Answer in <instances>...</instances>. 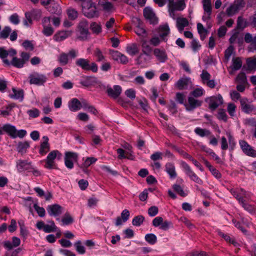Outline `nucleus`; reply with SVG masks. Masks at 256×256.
<instances>
[{"instance_id":"f257e3e1","label":"nucleus","mask_w":256,"mask_h":256,"mask_svg":"<svg viewBox=\"0 0 256 256\" xmlns=\"http://www.w3.org/2000/svg\"><path fill=\"white\" fill-rule=\"evenodd\" d=\"M16 54L13 56L8 54L5 58H1L2 59L4 62L7 65L11 64L19 68H23L30 58L29 54L26 52H22L20 58L15 56Z\"/></svg>"},{"instance_id":"f03ea898","label":"nucleus","mask_w":256,"mask_h":256,"mask_svg":"<svg viewBox=\"0 0 256 256\" xmlns=\"http://www.w3.org/2000/svg\"><path fill=\"white\" fill-rule=\"evenodd\" d=\"M82 12L88 18H92L98 16V12L95 4L90 0H84L82 4Z\"/></svg>"},{"instance_id":"7ed1b4c3","label":"nucleus","mask_w":256,"mask_h":256,"mask_svg":"<svg viewBox=\"0 0 256 256\" xmlns=\"http://www.w3.org/2000/svg\"><path fill=\"white\" fill-rule=\"evenodd\" d=\"M62 154L58 150L51 151L48 155L44 162V168L50 170L56 168V160H60L62 158Z\"/></svg>"},{"instance_id":"20e7f679","label":"nucleus","mask_w":256,"mask_h":256,"mask_svg":"<svg viewBox=\"0 0 256 256\" xmlns=\"http://www.w3.org/2000/svg\"><path fill=\"white\" fill-rule=\"evenodd\" d=\"M76 64L84 70H91L96 72L98 70V66L95 62L90 63L88 59L80 58L76 60Z\"/></svg>"},{"instance_id":"39448f33","label":"nucleus","mask_w":256,"mask_h":256,"mask_svg":"<svg viewBox=\"0 0 256 256\" xmlns=\"http://www.w3.org/2000/svg\"><path fill=\"white\" fill-rule=\"evenodd\" d=\"M28 78L30 84L37 86L44 85L48 80V78L45 74L39 73L37 72H31L29 74Z\"/></svg>"},{"instance_id":"423d86ee","label":"nucleus","mask_w":256,"mask_h":256,"mask_svg":"<svg viewBox=\"0 0 256 256\" xmlns=\"http://www.w3.org/2000/svg\"><path fill=\"white\" fill-rule=\"evenodd\" d=\"M180 164L186 174L189 176L192 180L199 184H203L202 180L194 172L188 164L185 162L182 161Z\"/></svg>"},{"instance_id":"0eeeda50","label":"nucleus","mask_w":256,"mask_h":256,"mask_svg":"<svg viewBox=\"0 0 256 256\" xmlns=\"http://www.w3.org/2000/svg\"><path fill=\"white\" fill-rule=\"evenodd\" d=\"M5 130L6 131V134L12 138H15L18 137L22 138H24L27 134L26 130H18L15 126L10 124H8V126H6Z\"/></svg>"},{"instance_id":"6e6552de","label":"nucleus","mask_w":256,"mask_h":256,"mask_svg":"<svg viewBox=\"0 0 256 256\" xmlns=\"http://www.w3.org/2000/svg\"><path fill=\"white\" fill-rule=\"evenodd\" d=\"M232 194L238 200L240 204L244 199L249 200L251 198V194L245 191L242 188L231 189Z\"/></svg>"},{"instance_id":"1a4fd4ad","label":"nucleus","mask_w":256,"mask_h":256,"mask_svg":"<svg viewBox=\"0 0 256 256\" xmlns=\"http://www.w3.org/2000/svg\"><path fill=\"white\" fill-rule=\"evenodd\" d=\"M245 6L244 0H238L229 6L226 10L228 16H231L238 13Z\"/></svg>"},{"instance_id":"9d476101","label":"nucleus","mask_w":256,"mask_h":256,"mask_svg":"<svg viewBox=\"0 0 256 256\" xmlns=\"http://www.w3.org/2000/svg\"><path fill=\"white\" fill-rule=\"evenodd\" d=\"M242 110L248 114H256V106L248 102L246 98H242L240 100Z\"/></svg>"},{"instance_id":"9b49d317","label":"nucleus","mask_w":256,"mask_h":256,"mask_svg":"<svg viewBox=\"0 0 256 256\" xmlns=\"http://www.w3.org/2000/svg\"><path fill=\"white\" fill-rule=\"evenodd\" d=\"M239 144L242 152L247 156L253 158L256 157V150L246 141L240 140Z\"/></svg>"},{"instance_id":"f8f14e48","label":"nucleus","mask_w":256,"mask_h":256,"mask_svg":"<svg viewBox=\"0 0 256 256\" xmlns=\"http://www.w3.org/2000/svg\"><path fill=\"white\" fill-rule=\"evenodd\" d=\"M204 10L202 19L204 21H208L211 18L212 6L210 0H202V2Z\"/></svg>"},{"instance_id":"ddd939ff","label":"nucleus","mask_w":256,"mask_h":256,"mask_svg":"<svg viewBox=\"0 0 256 256\" xmlns=\"http://www.w3.org/2000/svg\"><path fill=\"white\" fill-rule=\"evenodd\" d=\"M202 104V101L196 99L192 96H190L188 98V102L184 104V106L187 111H192L200 106Z\"/></svg>"},{"instance_id":"4468645a","label":"nucleus","mask_w":256,"mask_h":256,"mask_svg":"<svg viewBox=\"0 0 256 256\" xmlns=\"http://www.w3.org/2000/svg\"><path fill=\"white\" fill-rule=\"evenodd\" d=\"M80 35L78 38L80 40H85L88 38L89 34L88 31V24L86 20H82L78 25Z\"/></svg>"},{"instance_id":"2eb2a0df","label":"nucleus","mask_w":256,"mask_h":256,"mask_svg":"<svg viewBox=\"0 0 256 256\" xmlns=\"http://www.w3.org/2000/svg\"><path fill=\"white\" fill-rule=\"evenodd\" d=\"M46 210L50 216H58L63 212L64 208L58 204H54L48 205Z\"/></svg>"},{"instance_id":"dca6fc26","label":"nucleus","mask_w":256,"mask_h":256,"mask_svg":"<svg viewBox=\"0 0 256 256\" xmlns=\"http://www.w3.org/2000/svg\"><path fill=\"white\" fill-rule=\"evenodd\" d=\"M168 8L172 10L182 11L186 8L184 0H168Z\"/></svg>"},{"instance_id":"f3484780","label":"nucleus","mask_w":256,"mask_h":256,"mask_svg":"<svg viewBox=\"0 0 256 256\" xmlns=\"http://www.w3.org/2000/svg\"><path fill=\"white\" fill-rule=\"evenodd\" d=\"M142 54L139 56L138 60H140L143 58L144 55L145 54L146 58H144V60H147L148 61H150L151 60L150 53L152 50V48L148 45L147 42L146 40L142 42Z\"/></svg>"},{"instance_id":"a211bd4d","label":"nucleus","mask_w":256,"mask_h":256,"mask_svg":"<svg viewBox=\"0 0 256 256\" xmlns=\"http://www.w3.org/2000/svg\"><path fill=\"white\" fill-rule=\"evenodd\" d=\"M192 82L190 78L182 77L180 78L174 84V86L180 90L187 89L190 85H192Z\"/></svg>"},{"instance_id":"6ab92c4d","label":"nucleus","mask_w":256,"mask_h":256,"mask_svg":"<svg viewBox=\"0 0 256 256\" xmlns=\"http://www.w3.org/2000/svg\"><path fill=\"white\" fill-rule=\"evenodd\" d=\"M144 15L150 24H155L158 23V19L152 8L148 7L144 8Z\"/></svg>"},{"instance_id":"aec40b11","label":"nucleus","mask_w":256,"mask_h":256,"mask_svg":"<svg viewBox=\"0 0 256 256\" xmlns=\"http://www.w3.org/2000/svg\"><path fill=\"white\" fill-rule=\"evenodd\" d=\"M41 16L42 11L40 9H34L25 13V16L30 23L32 22V19L38 20Z\"/></svg>"},{"instance_id":"412c9836","label":"nucleus","mask_w":256,"mask_h":256,"mask_svg":"<svg viewBox=\"0 0 256 256\" xmlns=\"http://www.w3.org/2000/svg\"><path fill=\"white\" fill-rule=\"evenodd\" d=\"M244 40L246 43H250L248 48L250 52L256 50V36L253 37L250 33H246L244 35Z\"/></svg>"},{"instance_id":"4be33fe9","label":"nucleus","mask_w":256,"mask_h":256,"mask_svg":"<svg viewBox=\"0 0 256 256\" xmlns=\"http://www.w3.org/2000/svg\"><path fill=\"white\" fill-rule=\"evenodd\" d=\"M222 97L220 94H218L216 96H212L210 98L209 103V107L212 110H215L219 106L222 104Z\"/></svg>"},{"instance_id":"5701e85b","label":"nucleus","mask_w":256,"mask_h":256,"mask_svg":"<svg viewBox=\"0 0 256 256\" xmlns=\"http://www.w3.org/2000/svg\"><path fill=\"white\" fill-rule=\"evenodd\" d=\"M122 91V88L118 85L114 86L113 88L108 87L106 88L108 94L114 98H117L121 94Z\"/></svg>"},{"instance_id":"b1692460","label":"nucleus","mask_w":256,"mask_h":256,"mask_svg":"<svg viewBox=\"0 0 256 256\" xmlns=\"http://www.w3.org/2000/svg\"><path fill=\"white\" fill-rule=\"evenodd\" d=\"M16 167L19 172L29 170L31 167V163L27 160H18L16 162Z\"/></svg>"},{"instance_id":"393cba45","label":"nucleus","mask_w":256,"mask_h":256,"mask_svg":"<svg viewBox=\"0 0 256 256\" xmlns=\"http://www.w3.org/2000/svg\"><path fill=\"white\" fill-rule=\"evenodd\" d=\"M43 142H41L39 153L41 155H45L50 150V146L48 143V138L47 136L42 137Z\"/></svg>"},{"instance_id":"a878e982","label":"nucleus","mask_w":256,"mask_h":256,"mask_svg":"<svg viewBox=\"0 0 256 256\" xmlns=\"http://www.w3.org/2000/svg\"><path fill=\"white\" fill-rule=\"evenodd\" d=\"M72 34L70 30L60 31L56 34L53 38L56 42H62L70 36Z\"/></svg>"},{"instance_id":"bb28decb","label":"nucleus","mask_w":256,"mask_h":256,"mask_svg":"<svg viewBox=\"0 0 256 256\" xmlns=\"http://www.w3.org/2000/svg\"><path fill=\"white\" fill-rule=\"evenodd\" d=\"M242 66V61L239 57H234L232 59V64L230 68L231 70L230 71V74H232L233 71L240 70Z\"/></svg>"},{"instance_id":"cd10ccee","label":"nucleus","mask_w":256,"mask_h":256,"mask_svg":"<svg viewBox=\"0 0 256 256\" xmlns=\"http://www.w3.org/2000/svg\"><path fill=\"white\" fill-rule=\"evenodd\" d=\"M69 109L72 112H76L82 108L80 102L76 98H72L68 102Z\"/></svg>"},{"instance_id":"c85d7f7f","label":"nucleus","mask_w":256,"mask_h":256,"mask_svg":"<svg viewBox=\"0 0 256 256\" xmlns=\"http://www.w3.org/2000/svg\"><path fill=\"white\" fill-rule=\"evenodd\" d=\"M154 54L157 59L161 62H164L168 59L165 50L160 48H155L154 50Z\"/></svg>"},{"instance_id":"c756f323","label":"nucleus","mask_w":256,"mask_h":256,"mask_svg":"<svg viewBox=\"0 0 256 256\" xmlns=\"http://www.w3.org/2000/svg\"><path fill=\"white\" fill-rule=\"evenodd\" d=\"M112 56L114 60H116L122 64H126L128 62L127 57L122 53L115 51L112 52Z\"/></svg>"},{"instance_id":"7c9ffc66","label":"nucleus","mask_w":256,"mask_h":256,"mask_svg":"<svg viewBox=\"0 0 256 256\" xmlns=\"http://www.w3.org/2000/svg\"><path fill=\"white\" fill-rule=\"evenodd\" d=\"M188 25V22L186 18H178L176 20V26L180 32H182L184 28Z\"/></svg>"},{"instance_id":"2f4dec72","label":"nucleus","mask_w":256,"mask_h":256,"mask_svg":"<svg viewBox=\"0 0 256 256\" xmlns=\"http://www.w3.org/2000/svg\"><path fill=\"white\" fill-rule=\"evenodd\" d=\"M166 171L168 174L170 178L174 179L176 177V172L174 164L172 163H168L166 165Z\"/></svg>"},{"instance_id":"473e14b6","label":"nucleus","mask_w":256,"mask_h":256,"mask_svg":"<svg viewBox=\"0 0 256 256\" xmlns=\"http://www.w3.org/2000/svg\"><path fill=\"white\" fill-rule=\"evenodd\" d=\"M10 97L22 101L24 98V91L22 90H16L15 88H12V93L10 94Z\"/></svg>"},{"instance_id":"72a5a7b5","label":"nucleus","mask_w":256,"mask_h":256,"mask_svg":"<svg viewBox=\"0 0 256 256\" xmlns=\"http://www.w3.org/2000/svg\"><path fill=\"white\" fill-rule=\"evenodd\" d=\"M158 34L161 38L163 40H165V38L170 33V28L167 24L160 26L158 28Z\"/></svg>"},{"instance_id":"f704fd0d","label":"nucleus","mask_w":256,"mask_h":256,"mask_svg":"<svg viewBox=\"0 0 256 256\" xmlns=\"http://www.w3.org/2000/svg\"><path fill=\"white\" fill-rule=\"evenodd\" d=\"M202 150L211 156L218 163L221 162L220 158V157L216 154V153L210 148L206 147L205 146H201Z\"/></svg>"},{"instance_id":"c9c22d12","label":"nucleus","mask_w":256,"mask_h":256,"mask_svg":"<svg viewBox=\"0 0 256 256\" xmlns=\"http://www.w3.org/2000/svg\"><path fill=\"white\" fill-rule=\"evenodd\" d=\"M126 50L130 55L133 56L139 52V48L136 44H132L126 46Z\"/></svg>"},{"instance_id":"e433bc0d","label":"nucleus","mask_w":256,"mask_h":256,"mask_svg":"<svg viewBox=\"0 0 256 256\" xmlns=\"http://www.w3.org/2000/svg\"><path fill=\"white\" fill-rule=\"evenodd\" d=\"M197 29L198 33L200 35V40H204L207 36L208 32V30L200 23H198L197 24Z\"/></svg>"},{"instance_id":"4c0bfd02","label":"nucleus","mask_w":256,"mask_h":256,"mask_svg":"<svg viewBox=\"0 0 256 256\" xmlns=\"http://www.w3.org/2000/svg\"><path fill=\"white\" fill-rule=\"evenodd\" d=\"M246 199H244L240 204L241 206L247 212L250 214H254L255 212L256 208L254 206L246 202Z\"/></svg>"},{"instance_id":"58836bf2","label":"nucleus","mask_w":256,"mask_h":256,"mask_svg":"<svg viewBox=\"0 0 256 256\" xmlns=\"http://www.w3.org/2000/svg\"><path fill=\"white\" fill-rule=\"evenodd\" d=\"M49 224H46L44 231L45 232L50 233L57 231L58 227L56 226L54 221L48 222Z\"/></svg>"},{"instance_id":"ea45409f","label":"nucleus","mask_w":256,"mask_h":256,"mask_svg":"<svg viewBox=\"0 0 256 256\" xmlns=\"http://www.w3.org/2000/svg\"><path fill=\"white\" fill-rule=\"evenodd\" d=\"M30 147V143L25 141L20 142L17 146V150L18 152L24 154L26 152V150Z\"/></svg>"},{"instance_id":"a19ab883","label":"nucleus","mask_w":256,"mask_h":256,"mask_svg":"<svg viewBox=\"0 0 256 256\" xmlns=\"http://www.w3.org/2000/svg\"><path fill=\"white\" fill-rule=\"evenodd\" d=\"M248 26V22L242 16H240L237 20V28L238 30H244L245 28Z\"/></svg>"},{"instance_id":"79ce46f5","label":"nucleus","mask_w":256,"mask_h":256,"mask_svg":"<svg viewBox=\"0 0 256 256\" xmlns=\"http://www.w3.org/2000/svg\"><path fill=\"white\" fill-rule=\"evenodd\" d=\"M194 131L196 134L201 137L208 136L211 134L210 130L198 127L196 128Z\"/></svg>"},{"instance_id":"37998d69","label":"nucleus","mask_w":256,"mask_h":256,"mask_svg":"<svg viewBox=\"0 0 256 256\" xmlns=\"http://www.w3.org/2000/svg\"><path fill=\"white\" fill-rule=\"evenodd\" d=\"M234 53V48L232 46H229L224 52V62L227 63Z\"/></svg>"},{"instance_id":"c03bdc74","label":"nucleus","mask_w":256,"mask_h":256,"mask_svg":"<svg viewBox=\"0 0 256 256\" xmlns=\"http://www.w3.org/2000/svg\"><path fill=\"white\" fill-rule=\"evenodd\" d=\"M16 54V52L14 49H10L8 50H6L4 48H0V58H5L8 54L13 56Z\"/></svg>"},{"instance_id":"a18cd8bd","label":"nucleus","mask_w":256,"mask_h":256,"mask_svg":"<svg viewBox=\"0 0 256 256\" xmlns=\"http://www.w3.org/2000/svg\"><path fill=\"white\" fill-rule=\"evenodd\" d=\"M190 94L194 98H198L205 94V90L202 88L200 87L194 88Z\"/></svg>"},{"instance_id":"49530a36","label":"nucleus","mask_w":256,"mask_h":256,"mask_svg":"<svg viewBox=\"0 0 256 256\" xmlns=\"http://www.w3.org/2000/svg\"><path fill=\"white\" fill-rule=\"evenodd\" d=\"M218 233L220 236L224 238L227 242L231 243L235 246H237L238 243L233 238H230L228 234H225L220 230H218Z\"/></svg>"},{"instance_id":"de8ad7c7","label":"nucleus","mask_w":256,"mask_h":256,"mask_svg":"<svg viewBox=\"0 0 256 256\" xmlns=\"http://www.w3.org/2000/svg\"><path fill=\"white\" fill-rule=\"evenodd\" d=\"M61 221L63 225L67 226L73 223L74 218L69 213L66 212L63 216Z\"/></svg>"},{"instance_id":"09e8293b","label":"nucleus","mask_w":256,"mask_h":256,"mask_svg":"<svg viewBox=\"0 0 256 256\" xmlns=\"http://www.w3.org/2000/svg\"><path fill=\"white\" fill-rule=\"evenodd\" d=\"M74 246L76 248V252L80 254H84L86 252V249L84 246L82 244L81 241H76L74 244Z\"/></svg>"},{"instance_id":"8fccbe9b","label":"nucleus","mask_w":256,"mask_h":256,"mask_svg":"<svg viewBox=\"0 0 256 256\" xmlns=\"http://www.w3.org/2000/svg\"><path fill=\"white\" fill-rule=\"evenodd\" d=\"M145 240L150 244H154L157 242V237L154 234H148L145 236Z\"/></svg>"},{"instance_id":"3c124183","label":"nucleus","mask_w":256,"mask_h":256,"mask_svg":"<svg viewBox=\"0 0 256 256\" xmlns=\"http://www.w3.org/2000/svg\"><path fill=\"white\" fill-rule=\"evenodd\" d=\"M144 220V218L141 215L135 216L132 221V224L134 226H140Z\"/></svg>"},{"instance_id":"603ef678","label":"nucleus","mask_w":256,"mask_h":256,"mask_svg":"<svg viewBox=\"0 0 256 256\" xmlns=\"http://www.w3.org/2000/svg\"><path fill=\"white\" fill-rule=\"evenodd\" d=\"M246 64L248 70H256V58H248L246 60Z\"/></svg>"},{"instance_id":"864d4df0","label":"nucleus","mask_w":256,"mask_h":256,"mask_svg":"<svg viewBox=\"0 0 256 256\" xmlns=\"http://www.w3.org/2000/svg\"><path fill=\"white\" fill-rule=\"evenodd\" d=\"M12 30L10 27L6 26H5L3 30L0 32V38H6L10 35Z\"/></svg>"},{"instance_id":"5fc2aeb1","label":"nucleus","mask_w":256,"mask_h":256,"mask_svg":"<svg viewBox=\"0 0 256 256\" xmlns=\"http://www.w3.org/2000/svg\"><path fill=\"white\" fill-rule=\"evenodd\" d=\"M138 22V24L135 28V32L138 36H144L146 34V30L142 27L139 20L137 19Z\"/></svg>"},{"instance_id":"6e6d98bb","label":"nucleus","mask_w":256,"mask_h":256,"mask_svg":"<svg viewBox=\"0 0 256 256\" xmlns=\"http://www.w3.org/2000/svg\"><path fill=\"white\" fill-rule=\"evenodd\" d=\"M200 77L202 83L204 84L210 79L211 75L206 70H203L200 75Z\"/></svg>"},{"instance_id":"4d7b16f0","label":"nucleus","mask_w":256,"mask_h":256,"mask_svg":"<svg viewBox=\"0 0 256 256\" xmlns=\"http://www.w3.org/2000/svg\"><path fill=\"white\" fill-rule=\"evenodd\" d=\"M97 160V159L94 157H88L86 158L82 166L84 168H88L91 164L95 163Z\"/></svg>"},{"instance_id":"13d9d810","label":"nucleus","mask_w":256,"mask_h":256,"mask_svg":"<svg viewBox=\"0 0 256 256\" xmlns=\"http://www.w3.org/2000/svg\"><path fill=\"white\" fill-rule=\"evenodd\" d=\"M78 158V154L76 152H68L65 153V160H76Z\"/></svg>"},{"instance_id":"bf43d9fd","label":"nucleus","mask_w":256,"mask_h":256,"mask_svg":"<svg viewBox=\"0 0 256 256\" xmlns=\"http://www.w3.org/2000/svg\"><path fill=\"white\" fill-rule=\"evenodd\" d=\"M90 28L93 32L98 34L102 31L101 26L95 22H92L90 24Z\"/></svg>"},{"instance_id":"052dcab7","label":"nucleus","mask_w":256,"mask_h":256,"mask_svg":"<svg viewBox=\"0 0 256 256\" xmlns=\"http://www.w3.org/2000/svg\"><path fill=\"white\" fill-rule=\"evenodd\" d=\"M236 81L238 84H247L246 77L244 73L240 72L236 78Z\"/></svg>"},{"instance_id":"680f3d73","label":"nucleus","mask_w":256,"mask_h":256,"mask_svg":"<svg viewBox=\"0 0 256 256\" xmlns=\"http://www.w3.org/2000/svg\"><path fill=\"white\" fill-rule=\"evenodd\" d=\"M54 32V30L50 26H43L42 33L44 36H50L53 34Z\"/></svg>"},{"instance_id":"e2e57ef3","label":"nucleus","mask_w":256,"mask_h":256,"mask_svg":"<svg viewBox=\"0 0 256 256\" xmlns=\"http://www.w3.org/2000/svg\"><path fill=\"white\" fill-rule=\"evenodd\" d=\"M172 188L176 192L182 196L184 197L187 195V194L184 191L182 186L180 185L174 184Z\"/></svg>"},{"instance_id":"0e129e2a","label":"nucleus","mask_w":256,"mask_h":256,"mask_svg":"<svg viewBox=\"0 0 256 256\" xmlns=\"http://www.w3.org/2000/svg\"><path fill=\"white\" fill-rule=\"evenodd\" d=\"M236 106L232 103H229L228 104L227 111L229 114L233 117L235 115Z\"/></svg>"},{"instance_id":"69168bd1","label":"nucleus","mask_w":256,"mask_h":256,"mask_svg":"<svg viewBox=\"0 0 256 256\" xmlns=\"http://www.w3.org/2000/svg\"><path fill=\"white\" fill-rule=\"evenodd\" d=\"M94 56L96 58V60L98 62L103 61L105 60V57L102 52L99 48H96L94 50Z\"/></svg>"},{"instance_id":"338daca9","label":"nucleus","mask_w":256,"mask_h":256,"mask_svg":"<svg viewBox=\"0 0 256 256\" xmlns=\"http://www.w3.org/2000/svg\"><path fill=\"white\" fill-rule=\"evenodd\" d=\"M40 110L36 108H34L27 111V114H28L29 116L32 118L38 117L40 115Z\"/></svg>"},{"instance_id":"774afa93","label":"nucleus","mask_w":256,"mask_h":256,"mask_svg":"<svg viewBox=\"0 0 256 256\" xmlns=\"http://www.w3.org/2000/svg\"><path fill=\"white\" fill-rule=\"evenodd\" d=\"M59 62L62 65H66L68 63V55L65 53L61 54L58 58Z\"/></svg>"}]
</instances>
